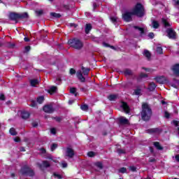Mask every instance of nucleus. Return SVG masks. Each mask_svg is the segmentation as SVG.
I'll return each instance as SVG.
<instances>
[{
	"label": "nucleus",
	"instance_id": "45",
	"mask_svg": "<svg viewBox=\"0 0 179 179\" xmlns=\"http://www.w3.org/2000/svg\"><path fill=\"white\" fill-rule=\"evenodd\" d=\"M117 17H110V20L113 22L115 23V22H117Z\"/></svg>",
	"mask_w": 179,
	"mask_h": 179
},
{
	"label": "nucleus",
	"instance_id": "58",
	"mask_svg": "<svg viewBox=\"0 0 179 179\" xmlns=\"http://www.w3.org/2000/svg\"><path fill=\"white\" fill-rule=\"evenodd\" d=\"M14 141H15V142H20V138L17 137V138H14Z\"/></svg>",
	"mask_w": 179,
	"mask_h": 179
},
{
	"label": "nucleus",
	"instance_id": "1",
	"mask_svg": "<svg viewBox=\"0 0 179 179\" xmlns=\"http://www.w3.org/2000/svg\"><path fill=\"white\" fill-rule=\"evenodd\" d=\"M141 117L144 121H149L152 117V109L148 103L142 105Z\"/></svg>",
	"mask_w": 179,
	"mask_h": 179
},
{
	"label": "nucleus",
	"instance_id": "59",
	"mask_svg": "<svg viewBox=\"0 0 179 179\" xmlns=\"http://www.w3.org/2000/svg\"><path fill=\"white\" fill-rule=\"evenodd\" d=\"M175 159L177 162H179V155H176Z\"/></svg>",
	"mask_w": 179,
	"mask_h": 179
},
{
	"label": "nucleus",
	"instance_id": "35",
	"mask_svg": "<svg viewBox=\"0 0 179 179\" xmlns=\"http://www.w3.org/2000/svg\"><path fill=\"white\" fill-rule=\"evenodd\" d=\"M124 75H127V76L132 75V71L129 69H126L124 71Z\"/></svg>",
	"mask_w": 179,
	"mask_h": 179
},
{
	"label": "nucleus",
	"instance_id": "52",
	"mask_svg": "<svg viewBox=\"0 0 179 179\" xmlns=\"http://www.w3.org/2000/svg\"><path fill=\"white\" fill-rule=\"evenodd\" d=\"M24 51L25 52H29V51H30V46H26Z\"/></svg>",
	"mask_w": 179,
	"mask_h": 179
},
{
	"label": "nucleus",
	"instance_id": "42",
	"mask_svg": "<svg viewBox=\"0 0 179 179\" xmlns=\"http://www.w3.org/2000/svg\"><path fill=\"white\" fill-rule=\"evenodd\" d=\"M62 166L63 169H66V167H68V164L66 162H65V161H63L62 162Z\"/></svg>",
	"mask_w": 179,
	"mask_h": 179
},
{
	"label": "nucleus",
	"instance_id": "5",
	"mask_svg": "<svg viewBox=\"0 0 179 179\" xmlns=\"http://www.w3.org/2000/svg\"><path fill=\"white\" fill-rule=\"evenodd\" d=\"M68 44L71 45L73 48H75L76 50H80L83 47V43L80 41L78 38H73L70 39L68 41Z\"/></svg>",
	"mask_w": 179,
	"mask_h": 179
},
{
	"label": "nucleus",
	"instance_id": "54",
	"mask_svg": "<svg viewBox=\"0 0 179 179\" xmlns=\"http://www.w3.org/2000/svg\"><path fill=\"white\" fill-rule=\"evenodd\" d=\"M0 100H5V95H3V94H1V95H0Z\"/></svg>",
	"mask_w": 179,
	"mask_h": 179
},
{
	"label": "nucleus",
	"instance_id": "16",
	"mask_svg": "<svg viewBox=\"0 0 179 179\" xmlns=\"http://www.w3.org/2000/svg\"><path fill=\"white\" fill-rule=\"evenodd\" d=\"M149 134H160L162 132V129L159 128H154L148 129Z\"/></svg>",
	"mask_w": 179,
	"mask_h": 179
},
{
	"label": "nucleus",
	"instance_id": "21",
	"mask_svg": "<svg viewBox=\"0 0 179 179\" xmlns=\"http://www.w3.org/2000/svg\"><path fill=\"white\" fill-rule=\"evenodd\" d=\"M48 93H50V94H54V93L57 92V87L55 86L50 87V89L48 90Z\"/></svg>",
	"mask_w": 179,
	"mask_h": 179
},
{
	"label": "nucleus",
	"instance_id": "17",
	"mask_svg": "<svg viewBox=\"0 0 179 179\" xmlns=\"http://www.w3.org/2000/svg\"><path fill=\"white\" fill-rule=\"evenodd\" d=\"M144 57L148 59V61H150V57H152V55L150 54V52L148 50H145L143 52Z\"/></svg>",
	"mask_w": 179,
	"mask_h": 179
},
{
	"label": "nucleus",
	"instance_id": "20",
	"mask_svg": "<svg viewBox=\"0 0 179 179\" xmlns=\"http://www.w3.org/2000/svg\"><path fill=\"white\" fill-rule=\"evenodd\" d=\"M162 23H163L164 27H170V26H171L170 22H169V20H166L164 18H162Z\"/></svg>",
	"mask_w": 179,
	"mask_h": 179
},
{
	"label": "nucleus",
	"instance_id": "27",
	"mask_svg": "<svg viewBox=\"0 0 179 179\" xmlns=\"http://www.w3.org/2000/svg\"><path fill=\"white\" fill-rule=\"evenodd\" d=\"M142 90L141 89L137 88L136 90H134V92L133 93V94H135L136 96H139Z\"/></svg>",
	"mask_w": 179,
	"mask_h": 179
},
{
	"label": "nucleus",
	"instance_id": "4",
	"mask_svg": "<svg viewBox=\"0 0 179 179\" xmlns=\"http://www.w3.org/2000/svg\"><path fill=\"white\" fill-rule=\"evenodd\" d=\"M10 20H13L14 22H17L18 19H27L29 17V14L27 13H23L21 14L10 13L8 15Z\"/></svg>",
	"mask_w": 179,
	"mask_h": 179
},
{
	"label": "nucleus",
	"instance_id": "41",
	"mask_svg": "<svg viewBox=\"0 0 179 179\" xmlns=\"http://www.w3.org/2000/svg\"><path fill=\"white\" fill-rule=\"evenodd\" d=\"M50 133H51L52 135H55V134H57V129H55V128H52V129H50Z\"/></svg>",
	"mask_w": 179,
	"mask_h": 179
},
{
	"label": "nucleus",
	"instance_id": "53",
	"mask_svg": "<svg viewBox=\"0 0 179 179\" xmlns=\"http://www.w3.org/2000/svg\"><path fill=\"white\" fill-rule=\"evenodd\" d=\"M173 125H175V127H178V121L174 120L173 122Z\"/></svg>",
	"mask_w": 179,
	"mask_h": 179
},
{
	"label": "nucleus",
	"instance_id": "6",
	"mask_svg": "<svg viewBox=\"0 0 179 179\" xmlns=\"http://www.w3.org/2000/svg\"><path fill=\"white\" fill-rule=\"evenodd\" d=\"M21 173L25 176H29V177H33V176H34V172L29 167L22 168L21 169Z\"/></svg>",
	"mask_w": 179,
	"mask_h": 179
},
{
	"label": "nucleus",
	"instance_id": "12",
	"mask_svg": "<svg viewBox=\"0 0 179 179\" xmlns=\"http://www.w3.org/2000/svg\"><path fill=\"white\" fill-rule=\"evenodd\" d=\"M172 71L176 76H179V64H175L172 67Z\"/></svg>",
	"mask_w": 179,
	"mask_h": 179
},
{
	"label": "nucleus",
	"instance_id": "33",
	"mask_svg": "<svg viewBox=\"0 0 179 179\" xmlns=\"http://www.w3.org/2000/svg\"><path fill=\"white\" fill-rule=\"evenodd\" d=\"M10 135H13V136H15V135H17L16 130H15V128H11L10 129Z\"/></svg>",
	"mask_w": 179,
	"mask_h": 179
},
{
	"label": "nucleus",
	"instance_id": "32",
	"mask_svg": "<svg viewBox=\"0 0 179 179\" xmlns=\"http://www.w3.org/2000/svg\"><path fill=\"white\" fill-rule=\"evenodd\" d=\"M80 108L83 111H87V110H89V106H87V105H83L80 106Z\"/></svg>",
	"mask_w": 179,
	"mask_h": 179
},
{
	"label": "nucleus",
	"instance_id": "30",
	"mask_svg": "<svg viewBox=\"0 0 179 179\" xmlns=\"http://www.w3.org/2000/svg\"><path fill=\"white\" fill-rule=\"evenodd\" d=\"M70 92L72 94H75V96H78V93H76V88L75 87H72L70 89Z\"/></svg>",
	"mask_w": 179,
	"mask_h": 179
},
{
	"label": "nucleus",
	"instance_id": "2",
	"mask_svg": "<svg viewBox=\"0 0 179 179\" xmlns=\"http://www.w3.org/2000/svg\"><path fill=\"white\" fill-rule=\"evenodd\" d=\"M89 72H90V69L85 68L82 66L81 69L78 70L76 76L79 80L84 83V82H86V78L85 76H87L89 75Z\"/></svg>",
	"mask_w": 179,
	"mask_h": 179
},
{
	"label": "nucleus",
	"instance_id": "56",
	"mask_svg": "<svg viewBox=\"0 0 179 179\" xmlns=\"http://www.w3.org/2000/svg\"><path fill=\"white\" fill-rule=\"evenodd\" d=\"M73 103H75V100H73V99L69 101V104H70V105L73 104Z\"/></svg>",
	"mask_w": 179,
	"mask_h": 179
},
{
	"label": "nucleus",
	"instance_id": "9",
	"mask_svg": "<svg viewBox=\"0 0 179 179\" xmlns=\"http://www.w3.org/2000/svg\"><path fill=\"white\" fill-rule=\"evenodd\" d=\"M65 156L66 157H69L70 159H72V157H73V156H75V151L73 150V149H72L71 148H67L66 149Z\"/></svg>",
	"mask_w": 179,
	"mask_h": 179
},
{
	"label": "nucleus",
	"instance_id": "15",
	"mask_svg": "<svg viewBox=\"0 0 179 179\" xmlns=\"http://www.w3.org/2000/svg\"><path fill=\"white\" fill-rule=\"evenodd\" d=\"M21 117L23 120H27V118H29L30 117V113L24 110L22 112H21Z\"/></svg>",
	"mask_w": 179,
	"mask_h": 179
},
{
	"label": "nucleus",
	"instance_id": "23",
	"mask_svg": "<svg viewBox=\"0 0 179 179\" xmlns=\"http://www.w3.org/2000/svg\"><path fill=\"white\" fill-rule=\"evenodd\" d=\"M92 30V24H87L85 25V33L86 34H89V32Z\"/></svg>",
	"mask_w": 179,
	"mask_h": 179
},
{
	"label": "nucleus",
	"instance_id": "38",
	"mask_svg": "<svg viewBox=\"0 0 179 179\" xmlns=\"http://www.w3.org/2000/svg\"><path fill=\"white\" fill-rule=\"evenodd\" d=\"M171 115V114H170L169 112L164 111V117H165V118H170Z\"/></svg>",
	"mask_w": 179,
	"mask_h": 179
},
{
	"label": "nucleus",
	"instance_id": "51",
	"mask_svg": "<svg viewBox=\"0 0 179 179\" xmlns=\"http://www.w3.org/2000/svg\"><path fill=\"white\" fill-rule=\"evenodd\" d=\"M129 170H131V171H136V167H135V166H130L129 167Z\"/></svg>",
	"mask_w": 179,
	"mask_h": 179
},
{
	"label": "nucleus",
	"instance_id": "8",
	"mask_svg": "<svg viewBox=\"0 0 179 179\" xmlns=\"http://www.w3.org/2000/svg\"><path fill=\"white\" fill-rule=\"evenodd\" d=\"M166 33L169 38H172L173 40H176V38H177V34L176 33V31H174V30H173V29H168L166 30Z\"/></svg>",
	"mask_w": 179,
	"mask_h": 179
},
{
	"label": "nucleus",
	"instance_id": "31",
	"mask_svg": "<svg viewBox=\"0 0 179 179\" xmlns=\"http://www.w3.org/2000/svg\"><path fill=\"white\" fill-rule=\"evenodd\" d=\"M50 15L52 16L53 17H61V14L57 13H51Z\"/></svg>",
	"mask_w": 179,
	"mask_h": 179
},
{
	"label": "nucleus",
	"instance_id": "28",
	"mask_svg": "<svg viewBox=\"0 0 179 179\" xmlns=\"http://www.w3.org/2000/svg\"><path fill=\"white\" fill-rule=\"evenodd\" d=\"M157 54H159V55L163 54V48H162V47H160V46H157Z\"/></svg>",
	"mask_w": 179,
	"mask_h": 179
},
{
	"label": "nucleus",
	"instance_id": "36",
	"mask_svg": "<svg viewBox=\"0 0 179 179\" xmlns=\"http://www.w3.org/2000/svg\"><path fill=\"white\" fill-rule=\"evenodd\" d=\"M35 12L37 16H41V15H43V13H44L43 10H36Z\"/></svg>",
	"mask_w": 179,
	"mask_h": 179
},
{
	"label": "nucleus",
	"instance_id": "22",
	"mask_svg": "<svg viewBox=\"0 0 179 179\" xmlns=\"http://www.w3.org/2000/svg\"><path fill=\"white\" fill-rule=\"evenodd\" d=\"M134 29H136L138 33H140L141 36L145 34V29H143V28L134 27Z\"/></svg>",
	"mask_w": 179,
	"mask_h": 179
},
{
	"label": "nucleus",
	"instance_id": "19",
	"mask_svg": "<svg viewBox=\"0 0 179 179\" xmlns=\"http://www.w3.org/2000/svg\"><path fill=\"white\" fill-rule=\"evenodd\" d=\"M108 100L110 101H115V100H117L118 99V95L117 94H110L108 96Z\"/></svg>",
	"mask_w": 179,
	"mask_h": 179
},
{
	"label": "nucleus",
	"instance_id": "14",
	"mask_svg": "<svg viewBox=\"0 0 179 179\" xmlns=\"http://www.w3.org/2000/svg\"><path fill=\"white\" fill-rule=\"evenodd\" d=\"M118 120L119 122H120L123 125H127V124H129V121L128 120V119L125 118V117H120Z\"/></svg>",
	"mask_w": 179,
	"mask_h": 179
},
{
	"label": "nucleus",
	"instance_id": "60",
	"mask_svg": "<svg viewBox=\"0 0 179 179\" xmlns=\"http://www.w3.org/2000/svg\"><path fill=\"white\" fill-rule=\"evenodd\" d=\"M40 151L41 152V153H45V149L44 148H41Z\"/></svg>",
	"mask_w": 179,
	"mask_h": 179
},
{
	"label": "nucleus",
	"instance_id": "40",
	"mask_svg": "<svg viewBox=\"0 0 179 179\" xmlns=\"http://www.w3.org/2000/svg\"><path fill=\"white\" fill-rule=\"evenodd\" d=\"M43 164L44 167H50V163L47 161H44L43 162Z\"/></svg>",
	"mask_w": 179,
	"mask_h": 179
},
{
	"label": "nucleus",
	"instance_id": "43",
	"mask_svg": "<svg viewBox=\"0 0 179 179\" xmlns=\"http://www.w3.org/2000/svg\"><path fill=\"white\" fill-rule=\"evenodd\" d=\"M76 73V71L73 69H70V75H75Z\"/></svg>",
	"mask_w": 179,
	"mask_h": 179
},
{
	"label": "nucleus",
	"instance_id": "64",
	"mask_svg": "<svg viewBox=\"0 0 179 179\" xmlns=\"http://www.w3.org/2000/svg\"><path fill=\"white\" fill-rule=\"evenodd\" d=\"M20 151H21V152H24V148H20Z\"/></svg>",
	"mask_w": 179,
	"mask_h": 179
},
{
	"label": "nucleus",
	"instance_id": "34",
	"mask_svg": "<svg viewBox=\"0 0 179 179\" xmlns=\"http://www.w3.org/2000/svg\"><path fill=\"white\" fill-rule=\"evenodd\" d=\"M95 166H96V167H98V169H100V170H101V169H103V164H101V162H96Z\"/></svg>",
	"mask_w": 179,
	"mask_h": 179
},
{
	"label": "nucleus",
	"instance_id": "62",
	"mask_svg": "<svg viewBox=\"0 0 179 179\" xmlns=\"http://www.w3.org/2000/svg\"><path fill=\"white\" fill-rule=\"evenodd\" d=\"M24 41H26V42L30 41V39H29V38H27V37H25V38H24Z\"/></svg>",
	"mask_w": 179,
	"mask_h": 179
},
{
	"label": "nucleus",
	"instance_id": "18",
	"mask_svg": "<svg viewBox=\"0 0 179 179\" xmlns=\"http://www.w3.org/2000/svg\"><path fill=\"white\" fill-rule=\"evenodd\" d=\"M155 89H156V84L153 82L150 83L148 85V90H150V92H153Z\"/></svg>",
	"mask_w": 179,
	"mask_h": 179
},
{
	"label": "nucleus",
	"instance_id": "29",
	"mask_svg": "<svg viewBox=\"0 0 179 179\" xmlns=\"http://www.w3.org/2000/svg\"><path fill=\"white\" fill-rule=\"evenodd\" d=\"M43 101H44V96H39L37 99V103H38L39 104H42Z\"/></svg>",
	"mask_w": 179,
	"mask_h": 179
},
{
	"label": "nucleus",
	"instance_id": "26",
	"mask_svg": "<svg viewBox=\"0 0 179 179\" xmlns=\"http://www.w3.org/2000/svg\"><path fill=\"white\" fill-rule=\"evenodd\" d=\"M154 146L158 149V150H163V147L160 145V143L159 142H155Z\"/></svg>",
	"mask_w": 179,
	"mask_h": 179
},
{
	"label": "nucleus",
	"instance_id": "39",
	"mask_svg": "<svg viewBox=\"0 0 179 179\" xmlns=\"http://www.w3.org/2000/svg\"><path fill=\"white\" fill-rule=\"evenodd\" d=\"M57 148H58V145H57V144H53L52 146H51V150H52V152H54V150Z\"/></svg>",
	"mask_w": 179,
	"mask_h": 179
},
{
	"label": "nucleus",
	"instance_id": "61",
	"mask_svg": "<svg viewBox=\"0 0 179 179\" xmlns=\"http://www.w3.org/2000/svg\"><path fill=\"white\" fill-rule=\"evenodd\" d=\"M55 120H56L57 122H59V121H61V117H55Z\"/></svg>",
	"mask_w": 179,
	"mask_h": 179
},
{
	"label": "nucleus",
	"instance_id": "13",
	"mask_svg": "<svg viewBox=\"0 0 179 179\" xmlns=\"http://www.w3.org/2000/svg\"><path fill=\"white\" fill-rule=\"evenodd\" d=\"M155 80L156 82H157V83H160L161 85H163L164 83H166V78L163 76L156 77Z\"/></svg>",
	"mask_w": 179,
	"mask_h": 179
},
{
	"label": "nucleus",
	"instance_id": "24",
	"mask_svg": "<svg viewBox=\"0 0 179 179\" xmlns=\"http://www.w3.org/2000/svg\"><path fill=\"white\" fill-rule=\"evenodd\" d=\"M30 83H31V86L34 87V86L38 85L39 81L37 79H33V80H30Z\"/></svg>",
	"mask_w": 179,
	"mask_h": 179
},
{
	"label": "nucleus",
	"instance_id": "44",
	"mask_svg": "<svg viewBox=\"0 0 179 179\" xmlns=\"http://www.w3.org/2000/svg\"><path fill=\"white\" fill-rule=\"evenodd\" d=\"M120 173H127V169H125L124 167L123 168H121L120 170H119Z\"/></svg>",
	"mask_w": 179,
	"mask_h": 179
},
{
	"label": "nucleus",
	"instance_id": "63",
	"mask_svg": "<svg viewBox=\"0 0 179 179\" xmlns=\"http://www.w3.org/2000/svg\"><path fill=\"white\" fill-rule=\"evenodd\" d=\"M103 46L104 47H108V45H107V43H103Z\"/></svg>",
	"mask_w": 179,
	"mask_h": 179
},
{
	"label": "nucleus",
	"instance_id": "10",
	"mask_svg": "<svg viewBox=\"0 0 179 179\" xmlns=\"http://www.w3.org/2000/svg\"><path fill=\"white\" fill-rule=\"evenodd\" d=\"M43 111L45 113H48L49 114L52 113V112L54 111V107L52 106V104L45 105L43 107Z\"/></svg>",
	"mask_w": 179,
	"mask_h": 179
},
{
	"label": "nucleus",
	"instance_id": "49",
	"mask_svg": "<svg viewBox=\"0 0 179 179\" xmlns=\"http://www.w3.org/2000/svg\"><path fill=\"white\" fill-rule=\"evenodd\" d=\"M55 177H56V178H62V176H61V175L58 174V173H54Z\"/></svg>",
	"mask_w": 179,
	"mask_h": 179
},
{
	"label": "nucleus",
	"instance_id": "48",
	"mask_svg": "<svg viewBox=\"0 0 179 179\" xmlns=\"http://www.w3.org/2000/svg\"><path fill=\"white\" fill-rule=\"evenodd\" d=\"M174 3L175 6H179V0H174Z\"/></svg>",
	"mask_w": 179,
	"mask_h": 179
},
{
	"label": "nucleus",
	"instance_id": "11",
	"mask_svg": "<svg viewBox=\"0 0 179 179\" xmlns=\"http://www.w3.org/2000/svg\"><path fill=\"white\" fill-rule=\"evenodd\" d=\"M120 107L122 108V110L126 113V114H129V106H128V104L125 102H122Z\"/></svg>",
	"mask_w": 179,
	"mask_h": 179
},
{
	"label": "nucleus",
	"instance_id": "7",
	"mask_svg": "<svg viewBox=\"0 0 179 179\" xmlns=\"http://www.w3.org/2000/svg\"><path fill=\"white\" fill-rule=\"evenodd\" d=\"M132 11H126L123 15L122 17L125 22H131L132 20Z\"/></svg>",
	"mask_w": 179,
	"mask_h": 179
},
{
	"label": "nucleus",
	"instance_id": "55",
	"mask_svg": "<svg viewBox=\"0 0 179 179\" xmlns=\"http://www.w3.org/2000/svg\"><path fill=\"white\" fill-rule=\"evenodd\" d=\"M149 37H150V38H153V37H155V34H153V32H151L149 34Z\"/></svg>",
	"mask_w": 179,
	"mask_h": 179
},
{
	"label": "nucleus",
	"instance_id": "3",
	"mask_svg": "<svg viewBox=\"0 0 179 179\" xmlns=\"http://www.w3.org/2000/svg\"><path fill=\"white\" fill-rule=\"evenodd\" d=\"M132 15H135L138 17H142L143 15H145V9L143 8V6L141 3H137L134 6V7L131 9Z\"/></svg>",
	"mask_w": 179,
	"mask_h": 179
},
{
	"label": "nucleus",
	"instance_id": "46",
	"mask_svg": "<svg viewBox=\"0 0 179 179\" xmlns=\"http://www.w3.org/2000/svg\"><path fill=\"white\" fill-rule=\"evenodd\" d=\"M117 153H119V155H122V153H125V150H121V149H118L117 150Z\"/></svg>",
	"mask_w": 179,
	"mask_h": 179
},
{
	"label": "nucleus",
	"instance_id": "47",
	"mask_svg": "<svg viewBox=\"0 0 179 179\" xmlns=\"http://www.w3.org/2000/svg\"><path fill=\"white\" fill-rule=\"evenodd\" d=\"M140 78H148V74L141 73L140 74Z\"/></svg>",
	"mask_w": 179,
	"mask_h": 179
},
{
	"label": "nucleus",
	"instance_id": "57",
	"mask_svg": "<svg viewBox=\"0 0 179 179\" xmlns=\"http://www.w3.org/2000/svg\"><path fill=\"white\" fill-rule=\"evenodd\" d=\"M143 69H144V71H145V72H150L151 69H147L143 67Z\"/></svg>",
	"mask_w": 179,
	"mask_h": 179
},
{
	"label": "nucleus",
	"instance_id": "50",
	"mask_svg": "<svg viewBox=\"0 0 179 179\" xmlns=\"http://www.w3.org/2000/svg\"><path fill=\"white\" fill-rule=\"evenodd\" d=\"M30 106L31 107H36L37 103H36V101H32Z\"/></svg>",
	"mask_w": 179,
	"mask_h": 179
},
{
	"label": "nucleus",
	"instance_id": "25",
	"mask_svg": "<svg viewBox=\"0 0 179 179\" xmlns=\"http://www.w3.org/2000/svg\"><path fill=\"white\" fill-rule=\"evenodd\" d=\"M152 25L154 29H159V26H160V24H159V22L155 20L152 21Z\"/></svg>",
	"mask_w": 179,
	"mask_h": 179
},
{
	"label": "nucleus",
	"instance_id": "37",
	"mask_svg": "<svg viewBox=\"0 0 179 179\" xmlns=\"http://www.w3.org/2000/svg\"><path fill=\"white\" fill-rule=\"evenodd\" d=\"M87 156H89V157H94V156H96V154L94 153V152H89L87 153Z\"/></svg>",
	"mask_w": 179,
	"mask_h": 179
}]
</instances>
